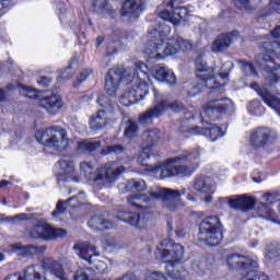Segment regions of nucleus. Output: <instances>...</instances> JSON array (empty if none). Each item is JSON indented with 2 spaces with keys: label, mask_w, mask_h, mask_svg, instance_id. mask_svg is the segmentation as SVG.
I'll list each match as a JSON object with an SVG mask.
<instances>
[{
  "label": "nucleus",
  "mask_w": 280,
  "mask_h": 280,
  "mask_svg": "<svg viewBox=\"0 0 280 280\" xmlns=\"http://www.w3.org/2000/svg\"><path fill=\"white\" fill-rule=\"evenodd\" d=\"M161 131L159 129L145 130L142 133V150L138 155L140 165L145 166V171L152 173L160 172V178H172L175 176H190L199 166L200 151L198 149L185 150L175 158H171L165 163H158L154 166L147 165L150 159L152 148L160 140Z\"/></svg>",
  "instance_id": "obj_1"
},
{
  "label": "nucleus",
  "mask_w": 280,
  "mask_h": 280,
  "mask_svg": "<svg viewBox=\"0 0 280 280\" xmlns=\"http://www.w3.org/2000/svg\"><path fill=\"white\" fill-rule=\"evenodd\" d=\"M265 54L256 57L258 66L266 71L267 77L262 88L254 82L250 88L255 90L262 101L271 108L280 110V44L278 42H265L261 46Z\"/></svg>",
  "instance_id": "obj_2"
},
{
  "label": "nucleus",
  "mask_w": 280,
  "mask_h": 280,
  "mask_svg": "<svg viewBox=\"0 0 280 280\" xmlns=\"http://www.w3.org/2000/svg\"><path fill=\"white\" fill-rule=\"evenodd\" d=\"M185 248L174 244L172 240H164L155 249V257L167 265L166 273L173 280H186L189 276L198 275L199 267L194 264L188 271L183 265Z\"/></svg>",
  "instance_id": "obj_3"
},
{
  "label": "nucleus",
  "mask_w": 280,
  "mask_h": 280,
  "mask_svg": "<svg viewBox=\"0 0 280 280\" xmlns=\"http://www.w3.org/2000/svg\"><path fill=\"white\" fill-rule=\"evenodd\" d=\"M185 195V190H172L166 188L156 187L145 194H135L127 198L128 203L133 209H147L152 206L156 200L163 201V208L170 212H176L183 208V203L178 201L179 197Z\"/></svg>",
  "instance_id": "obj_4"
},
{
  "label": "nucleus",
  "mask_w": 280,
  "mask_h": 280,
  "mask_svg": "<svg viewBox=\"0 0 280 280\" xmlns=\"http://www.w3.org/2000/svg\"><path fill=\"white\" fill-rule=\"evenodd\" d=\"M195 66L196 77L200 80V82L191 85V89L187 90V94L190 97L199 95L205 88L217 89L219 86L225 85L229 82V72L233 70V62H224L223 72L218 74V78L222 82H218V79L214 77V70L207 66L201 55L196 58Z\"/></svg>",
  "instance_id": "obj_5"
},
{
  "label": "nucleus",
  "mask_w": 280,
  "mask_h": 280,
  "mask_svg": "<svg viewBox=\"0 0 280 280\" xmlns=\"http://www.w3.org/2000/svg\"><path fill=\"white\" fill-rule=\"evenodd\" d=\"M136 69L139 72L136 74L137 82H130L128 85L129 92L125 93L119 103L124 106H130L139 103L149 94V84L151 83L149 67L143 61L136 62Z\"/></svg>",
  "instance_id": "obj_6"
},
{
  "label": "nucleus",
  "mask_w": 280,
  "mask_h": 280,
  "mask_svg": "<svg viewBox=\"0 0 280 280\" xmlns=\"http://www.w3.org/2000/svg\"><path fill=\"white\" fill-rule=\"evenodd\" d=\"M191 46L189 40L182 37L168 38L166 42L158 40L152 48L145 49L144 54L148 60L161 61L167 56H176L179 51H187L191 49Z\"/></svg>",
  "instance_id": "obj_7"
},
{
  "label": "nucleus",
  "mask_w": 280,
  "mask_h": 280,
  "mask_svg": "<svg viewBox=\"0 0 280 280\" xmlns=\"http://www.w3.org/2000/svg\"><path fill=\"white\" fill-rule=\"evenodd\" d=\"M139 69L136 68V62L131 67L125 68L124 66H115L109 69L108 73L105 75V91L110 97H115L119 89V82H124L126 85L132 82H137L138 78L136 74Z\"/></svg>",
  "instance_id": "obj_8"
},
{
  "label": "nucleus",
  "mask_w": 280,
  "mask_h": 280,
  "mask_svg": "<svg viewBox=\"0 0 280 280\" xmlns=\"http://www.w3.org/2000/svg\"><path fill=\"white\" fill-rule=\"evenodd\" d=\"M14 89L19 90V93L22 96H25L30 100H37L39 105L44 107L48 113L52 114L57 112L62 105V100L57 94H43L38 92V90H34V88H27L26 85H22L18 81L7 85V90L12 91Z\"/></svg>",
  "instance_id": "obj_9"
},
{
  "label": "nucleus",
  "mask_w": 280,
  "mask_h": 280,
  "mask_svg": "<svg viewBox=\"0 0 280 280\" xmlns=\"http://www.w3.org/2000/svg\"><path fill=\"white\" fill-rule=\"evenodd\" d=\"M66 264V259L57 261L52 258H44L39 265L30 266L24 270L25 280H43V273L46 272H50L60 280H67L65 269L69 267L65 266Z\"/></svg>",
  "instance_id": "obj_10"
},
{
  "label": "nucleus",
  "mask_w": 280,
  "mask_h": 280,
  "mask_svg": "<svg viewBox=\"0 0 280 280\" xmlns=\"http://www.w3.org/2000/svg\"><path fill=\"white\" fill-rule=\"evenodd\" d=\"M36 141L47 148H52L56 151H67L70 147V140L67 138V132L61 127H49L45 129H38L35 132Z\"/></svg>",
  "instance_id": "obj_11"
},
{
  "label": "nucleus",
  "mask_w": 280,
  "mask_h": 280,
  "mask_svg": "<svg viewBox=\"0 0 280 280\" xmlns=\"http://www.w3.org/2000/svg\"><path fill=\"white\" fill-rule=\"evenodd\" d=\"M80 172L91 182L114 183L125 172V167L118 166L115 162L107 163L94 173L92 164L83 162L80 164Z\"/></svg>",
  "instance_id": "obj_12"
},
{
  "label": "nucleus",
  "mask_w": 280,
  "mask_h": 280,
  "mask_svg": "<svg viewBox=\"0 0 280 280\" xmlns=\"http://www.w3.org/2000/svg\"><path fill=\"white\" fill-rule=\"evenodd\" d=\"M154 94V105L148 109L144 114L140 115V124H151L152 119L160 117L167 109L174 112H180L184 109V105L180 102L171 103L170 98L165 95H162L158 90L153 91Z\"/></svg>",
  "instance_id": "obj_13"
},
{
  "label": "nucleus",
  "mask_w": 280,
  "mask_h": 280,
  "mask_svg": "<svg viewBox=\"0 0 280 280\" xmlns=\"http://www.w3.org/2000/svg\"><path fill=\"white\" fill-rule=\"evenodd\" d=\"M198 240L208 246H215L223 240L219 217L212 215L203 219L199 225Z\"/></svg>",
  "instance_id": "obj_14"
},
{
  "label": "nucleus",
  "mask_w": 280,
  "mask_h": 280,
  "mask_svg": "<svg viewBox=\"0 0 280 280\" xmlns=\"http://www.w3.org/2000/svg\"><path fill=\"white\" fill-rule=\"evenodd\" d=\"M189 118H195L192 114H188L187 118L182 120L179 125V130L183 133H189L191 136H203L210 139L211 142H215L224 137V131L217 125L207 122L206 127H195L190 128L188 125Z\"/></svg>",
  "instance_id": "obj_15"
},
{
  "label": "nucleus",
  "mask_w": 280,
  "mask_h": 280,
  "mask_svg": "<svg viewBox=\"0 0 280 280\" xmlns=\"http://www.w3.org/2000/svg\"><path fill=\"white\" fill-rule=\"evenodd\" d=\"M186 14L187 9L185 7L174 5V0L163 2L160 7H158L159 18L163 21L171 22L175 26L179 25Z\"/></svg>",
  "instance_id": "obj_16"
},
{
  "label": "nucleus",
  "mask_w": 280,
  "mask_h": 280,
  "mask_svg": "<svg viewBox=\"0 0 280 280\" xmlns=\"http://www.w3.org/2000/svg\"><path fill=\"white\" fill-rule=\"evenodd\" d=\"M226 265L232 270H249V268H258V260L240 254H231L226 257Z\"/></svg>",
  "instance_id": "obj_17"
},
{
  "label": "nucleus",
  "mask_w": 280,
  "mask_h": 280,
  "mask_svg": "<svg viewBox=\"0 0 280 280\" xmlns=\"http://www.w3.org/2000/svg\"><path fill=\"white\" fill-rule=\"evenodd\" d=\"M67 232L62 229H54L51 225L45 223H39L35 225L34 230L31 232V237L33 238H44L46 241L55 240L58 237H63Z\"/></svg>",
  "instance_id": "obj_18"
},
{
  "label": "nucleus",
  "mask_w": 280,
  "mask_h": 280,
  "mask_svg": "<svg viewBox=\"0 0 280 280\" xmlns=\"http://www.w3.org/2000/svg\"><path fill=\"white\" fill-rule=\"evenodd\" d=\"M191 189L197 191L206 203H212L214 194L213 185L211 184V179L205 177H198L191 185Z\"/></svg>",
  "instance_id": "obj_19"
},
{
  "label": "nucleus",
  "mask_w": 280,
  "mask_h": 280,
  "mask_svg": "<svg viewBox=\"0 0 280 280\" xmlns=\"http://www.w3.org/2000/svg\"><path fill=\"white\" fill-rule=\"evenodd\" d=\"M275 139V132L270 128H257L250 135V144L255 148H265Z\"/></svg>",
  "instance_id": "obj_20"
},
{
  "label": "nucleus",
  "mask_w": 280,
  "mask_h": 280,
  "mask_svg": "<svg viewBox=\"0 0 280 280\" xmlns=\"http://www.w3.org/2000/svg\"><path fill=\"white\" fill-rule=\"evenodd\" d=\"M144 0H126L121 7V16L129 21L137 20L143 12Z\"/></svg>",
  "instance_id": "obj_21"
},
{
  "label": "nucleus",
  "mask_w": 280,
  "mask_h": 280,
  "mask_svg": "<svg viewBox=\"0 0 280 280\" xmlns=\"http://www.w3.org/2000/svg\"><path fill=\"white\" fill-rule=\"evenodd\" d=\"M229 109V104L223 100L221 101H210L206 105H203V112L200 114L201 118L208 116L212 120L219 119L221 114L226 113Z\"/></svg>",
  "instance_id": "obj_22"
},
{
  "label": "nucleus",
  "mask_w": 280,
  "mask_h": 280,
  "mask_svg": "<svg viewBox=\"0 0 280 280\" xmlns=\"http://www.w3.org/2000/svg\"><path fill=\"white\" fill-rule=\"evenodd\" d=\"M240 37V32L234 31L229 34H221L219 35L211 45V50L213 54H221L229 49L231 44Z\"/></svg>",
  "instance_id": "obj_23"
},
{
  "label": "nucleus",
  "mask_w": 280,
  "mask_h": 280,
  "mask_svg": "<svg viewBox=\"0 0 280 280\" xmlns=\"http://www.w3.org/2000/svg\"><path fill=\"white\" fill-rule=\"evenodd\" d=\"M151 77L159 82H165L168 85H176V74L164 65L154 66L151 70Z\"/></svg>",
  "instance_id": "obj_24"
},
{
  "label": "nucleus",
  "mask_w": 280,
  "mask_h": 280,
  "mask_svg": "<svg viewBox=\"0 0 280 280\" xmlns=\"http://www.w3.org/2000/svg\"><path fill=\"white\" fill-rule=\"evenodd\" d=\"M256 200L253 197H247L245 195L236 196L229 199L228 206L231 209L237 211H248L255 207Z\"/></svg>",
  "instance_id": "obj_25"
},
{
  "label": "nucleus",
  "mask_w": 280,
  "mask_h": 280,
  "mask_svg": "<svg viewBox=\"0 0 280 280\" xmlns=\"http://www.w3.org/2000/svg\"><path fill=\"white\" fill-rule=\"evenodd\" d=\"M59 171V179L65 182L80 183V179L74 176V164L71 161L61 160L56 165Z\"/></svg>",
  "instance_id": "obj_26"
},
{
  "label": "nucleus",
  "mask_w": 280,
  "mask_h": 280,
  "mask_svg": "<svg viewBox=\"0 0 280 280\" xmlns=\"http://www.w3.org/2000/svg\"><path fill=\"white\" fill-rule=\"evenodd\" d=\"M118 219L127 224H130L137 229H144L148 222V214L145 213H132L125 212L122 215H118Z\"/></svg>",
  "instance_id": "obj_27"
},
{
  "label": "nucleus",
  "mask_w": 280,
  "mask_h": 280,
  "mask_svg": "<svg viewBox=\"0 0 280 280\" xmlns=\"http://www.w3.org/2000/svg\"><path fill=\"white\" fill-rule=\"evenodd\" d=\"M9 250L14 253L16 257H33L40 252H43V247H38L36 245H22L21 243L11 244L9 246Z\"/></svg>",
  "instance_id": "obj_28"
},
{
  "label": "nucleus",
  "mask_w": 280,
  "mask_h": 280,
  "mask_svg": "<svg viewBox=\"0 0 280 280\" xmlns=\"http://www.w3.org/2000/svg\"><path fill=\"white\" fill-rule=\"evenodd\" d=\"M110 119L105 109H100L95 115L89 119V126L92 131H101L108 126Z\"/></svg>",
  "instance_id": "obj_29"
},
{
  "label": "nucleus",
  "mask_w": 280,
  "mask_h": 280,
  "mask_svg": "<svg viewBox=\"0 0 280 280\" xmlns=\"http://www.w3.org/2000/svg\"><path fill=\"white\" fill-rule=\"evenodd\" d=\"M74 250H78V255L81 259H84V261L89 262L90 265L93 264V257H98V253L96 252L95 246H91L83 242H78L74 245Z\"/></svg>",
  "instance_id": "obj_30"
},
{
  "label": "nucleus",
  "mask_w": 280,
  "mask_h": 280,
  "mask_svg": "<svg viewBox=\"0 0 280 280\" xmlns=\"http://www.w3.org/2000/svg\"><path fill=\"white\" fill-rule=\"evenodd\" d=\"M88 226L93 232H100L103 230H110L115 226L112 221H106V219L102 214L92 215L88 221Z\"/></svg>",
  "instance_id": "obj_31"
},
{
  "label": "nucleus",
  "mask_w": 280,
  "mask_h": 280,
  "mask_svg": "<svg viewBox=\"0 0 280 280\" xmlns=\"http://www.w3.org/2000/svg\"><path fill=\"white\" fill-rule=\"evenodd\" d=\"M78 69H79V60L77 58H72V60L69 63V67L60 71L57 78L58 82L71 80L75 74V72L78 71Z\"/></svg>",
  "instance_id": "obj_32"
},
{
  "label": "nucleus",
  "mask_w": 280,
  "mask_h": 280,
  "mask_svg": "<svg viewBox=\"0 0 280 280\" xmlns=\"http://www.w3.org/2000/svg\"><path fill=\"white\" fill-rule=\"evenodd\" d=\"M102 145L101 140H82L78 141L77 149L81 152H93L100 149Z\"/></svg>",
  "instance_id": "obj_33"
},
{
  "label": "nucleus",
  "mask_w": 280,
  "mask_h": 280,
  "mask_svg": "<svg viewBox=\"0 0 280 280\" xmlns=\"http://www.w3.org/2000/svg\"><path fill=\"white\" fill-rule=\"evenodd\" d=\"M172 33V28L166 24H161L158 30L149 32V38H158L156 43L164 40L163 37L168 36Z\"/></svg>",
  "instance_id": "obj_34"
},
{
  "label": "nucleus",
  "mask_w": 280,
  "mask_h": 280,
  "mask_svg": "<svg viewBox=\"0 0 280 280\" xmlns=\"http://www.w3.org/2000/svg\"><path fill=\"white\" fill-rule=\"evenodd\" d=\"M86 203V195L84 191H80L77 196L70 198L66 206L72 209L82 207Z\"/></svg>",
  "instance_id": "obj_35"
},
{
  "label": "nucleus",
  "mask_w": 280,
  "mask_h": 280,
  "mask_svg": "<svg viewBox=\"0 0 280 280\" xmlns=\"http://www.w3.org/2000/svg\"><path fill=\"white\" fill-rule=\"evenodd\" d=\"M259 217L264 220L277 223V214L265 203H261V207L259 208Z\"/></svg>",
  "instance_id": "obj_36"
},
{
  "label": "nucleus",
  "mask_w": 280,
  "mask_h": 280,
  "mask_svg": "<svg viewBox=\"0 0 280 280\" xmlns=\"http://www.w3.org/2000/svg\"><path fill=\"white\" fill-rule=\"evenodd\" d=\"M240 280H270L267 275L257 270H247L245 273H242Z\"/></svg>",
  "instance_id": "obj_37"
},
{
  "label": "nucleus",
  "mask_w": 280,
  "mask_h": 280,
  "mask_svg": "<svg viewBox=\"0 0 280 280\" xmlns=\"http://www.w3.org/2000/svg\"><path fill=\"white\" fill-rule=\"evenodd\" d=\"M127 191H144L147 189V184L142 179H131L126 184Z\"/></svg>",
  "instance_id": "obj_38"
},
{
  "label": "nucleus",
  "mask_w": 280,
  "mask_h": 280,
  "mask_svg": "<svg viewBox=\"0 0 280 280\" xmlns=\"http://www.w3.org/2000/svg\"><path fill=\"white\" fill-rule=\"evenodd\" d=\"M280 257V245L271 244L267 248L266 259L269 262L276 261Z\"/></svg>",
  "instance_id": "obj_39"
},
{
  "label": "nucleus",
  "mask_w": 280,
  "mask_h": 280,
  "mask_svg": "<svg viewBox=\"0 0 280 280\" xmlns=\"http://www.w3.org/2000/svg\"><path fill=\"white\" fill-rule=\"evenodd\" d=\"M260 0H234V3L237 9L250 12L254 5L259 3Z\"/></svg>",
  "instance_id": "obj_40"
},
{
  "label": "nucleus",
  "mask_w": 280,
  "mask_h": 280,
  "mask_svg": "<svg viewBox=\"0 0 280 280\" xmlns=\"http://www.w3.org/2000/svg\"><path fill=\"white\" fill-rule=\"evenodd\" d=\"M135 273L130 272L125 275L122 278H119L117 280H135ZM74 280H90L86 272L83 269L77 270V273H74ZM96 280V279H92Z\"/></svg>",
  "instance_id": "obj_41"
},
{
  "label": "nucleus",
  "mask_w": 280,
  "mask_h": 280,
  "mask_svg": "<svg viewBox=\"0 0 280 280\" xmlns=\"http://www.w3.org/2000/svg\"><path fill=\"white\" fill-rule=\"evenodd\" d=\"M137 133H138V126L136 125V122L129 120L125 128V137L128 139H132L136 137Z\"/></svg>",
  "instance_id": "obj_42"
},
{
  "label": "nucleus",
  "mask_w": 280,
  "mask_h": 280,
  "mask_svg": "<svg viewBox=\"0 0 280 280\" xmlns=\"http://www.w3.org/2000/svg\"><path fill=\"white\" fill-rule=\"evenodd\" d=\"M93 9L96 13H105L108 11V0H94Z\"/></svg>",
  "instance_id": "obj_43"
},
{
  "label": "nucleus",
  "mask_w": 280,
  "mask_h": 280,
  "mask_svg": "<svg viewBox=\"0 0 280 280\" xmlns=\"http://www.w3.org/2000/svg\"><path fill=\"white\" fill-rule=\"evenodd\" d=\"M124 151L122 145L115 144V145H107L106 148L102 149V155H108V154H119Z\"/></svg>",
  "instance_id": "obj_44"
},
{
  "label": "nucleus",
  "mask_w": 280,
  "mask_h": 280,
  "mask_svg": "<svg viewBox=\"0 0 280 280\" xmlns=\"http://www.w3.org/2000/svg\"><path fill=\"white\" fill-rule=\"evenodd\" d=\"M238 65H241V69L243 70V72H245L246 74H250L253 77H257V72L254 68V66L249 62H245L244 60H238Z\"/></svg>",
  "instance_id": "obj_45"
},
{
  "label": "nucleus",
  "mask_w": 280,
  "mask_h": 280,
  "mask_svg": "<svg viewBox=\"0 0 280 280\" xmlns=\"http://www.w3.org/2000/svg\"><path fill=\"white\" fill-rule=\"evenodd\" d=\"M97 104L105 108L108 113H112L114 109V106L110 103V100H108V97H106L105 95H100L97 98Z\"/></svg>",
  "instance_id": "obj_46"
},
{
  "label": "nucleus",
  "mask_w": 280,
  "mask_h": 280,
  "mask_svg": "<svg viewBox=\"0 0 280 280\" xmlns=\"http://www.w3.org/2000/svg\"><path fill=\"white\" fill-rule=\"evenodd\" d=\"M248 110L254 116H260L262 114V107L258 101H253L248 106Z\"/></svg>",
  "instance_id": "obj_47"
},
{
  "label": "nucleus",
  "mask_w": 280,
  "mask_h": 280,
  "mask_svg": "<svg viewBox=\"0 0 280 280\" xmlns=\"http://www.w3.org/2000/svg\"><path fill=\"white\" fill-rule=\"evenodd\" d=\"M3 280H26V277H25V272L24 273L16 272V273L8 275L7 277H4ZM40 280H46L45 272H43V278Z\"/></svg>",
  "instance_id": "obj_48"
},
{
  "label": "nucleus",
  "mask_w": 280,
  "mask_h": 280,
  "mask_svg": "<svg viewBox=\"0 0 280 280\" xmlns=\"http://www.w3.org/2000/svg\"><path fill=\"white\" fill-rule=\"evenodd\" d=\"M279 13L280 14V0H269V11L268 13Z\"/></svg>",
  "instance_id": "obj_49"
},
{
  "label": "nucleus",
  "mask_w": 280,
  "mask_h": 280,
  "mask_svg": "<svg viewBox=\"0 0 280 280\" xmlns=\"http://www.w3.org/2000/svg\"><path fill=\"white\" fill-rule=\"evenodd\" d=\"M145 280H167V278L158 271L149 272Z\"/></svg>",
  "instance_id": "obj_50"
},
{
  "label": "nucleus",
  "mask_w": 280,
  "mask_h": 280,
  "mask_svg": "<svg viewBox=\"0 0 280 280\" xmlns=\"http://www.w3.org/2000/svg\"><path fill=\"white\" fill-rule=\"evenodd\" d=\"M93 74V70L92 69H84L80 72V75L78 78L79 82H84L89 79V77H91Z\"/></svg>",
  "instance_id": "obj_51"
},
{
  "label": "nucleus",
  "mask_w": 280,
  "mask_h": 280,
  "mask_svg": "<svg viewBox=\"0 0 280 280\" xmlns=\"http://www.w3.org/2000/svg\"><path fill=\"white\" fill-rule=\"evenodd\" d=\"M34 217V214H28V213H19L15 214L13 217V220H18V221H27V220H32Z\"/></svg>",
  "instance_id": "obj_52"
},
{
  "label": "nucleus",
  "mask_w": 280,
  "mask_h": 280,
  "mask_svg": "<svg viewBox=\"0 0 280 280\" xmlns=\"http://www.w3.org/2000/svg\"><path fill=\"white\" fill-rule=\"evenodd\" d=\"M51 82V78L49 77H39L37 83L39 86L47 88Z\"/></svg>",
  "instance_id": "obj_53"
},
{
  "label": "nucleus",
  "mask_w": 280,
  "mask_h": 280,
  "mask_svg": "<svg viewBox=\"0 0 280 280\" xmlns=\"http://www.w3.org/2000/svg\"><path fill=\"white\" fill-rule=\"evenodd\" d=\"M94 266L96 268L97 271H101V272H106V265L104 261L102 260H94Z\"/></svg>",
  "instance_id": "obj_54"
},
{
  "label": "nucleus",
  "mask_w": 280,
  "mask_h": 280,
  "mask_svg": "<svg viewBox=\"0 0 280 280\" xmlns=\"http://www.w3.org/2000/svg\"><path fill=\"white\" fill-rule=\"evenodd\" d=\"M65 209H66V207L63 206V203L61 201H59L57 203V210L52 211L51 215L57 217L58 214L63 213Z\"/></svg>",
  "instance_id": "obj_55"
},
{
  "label": "nucleus",
  "mask_w": 280,
  "mask_h": 280,
  "mask_svg": "<svg viewBox=\"0 0 280 280\" xmlns=\"http://www.w3.org/2000/svg\"><path fill=\"white\" fill-rule=\"evenodd\" d=\"M13 5V0H0V11L10 9Z\"/></svg>",
  "instance_id": "obj_56"
},
{
  "label": "nucleus",
  "mask_w": 280,
  "mask_h": 280,
  "mask_svg": "<svg viewBox=\"0 0 280 280\" xmlns=\"http://www.w3.org/2000/svg\"><path fill=\"white\" fill-rule=\"evenodd\" d=\"M271 37L280 38V26H277L275 31H271Z\"/></svg>",
  "instance_id": "obj_57"
},
{
  "label": "nucleus",
  "mask_w": 280,
  "mask_h": 280,
  "mask_svg": "<svg viewBox=\"0 0 280 280\" xmlns=\"http://www.w3.org/2000/svg\"><path fill=\"white\" fill-rule=\"evenodd\" d=\"M7 101V93L4 90H0V103H3Z\"/></svg>",
  "instance_id": "obj_58"
},
{
  "label": "nucleus",
  "mask_w": 280,
  "mask_h": 280,
  "mask_svg": "<svg viewBox=\"0 0 280 280\" xmlns=\"http://www.w3.org/2000/svg\"><path fill=\"white\" fill-rule=\"evenodd\" d=\"M175 233H176V235H177L178 238H182V237L185 236L184 230L177 229Z\"/></svg>",
  "instance_id": "obj_59"
},
{
  "label": "nucleus",
  "mask_w": 280,
  "mask_h": 280,
  "mask_svg": "<svg viewBox=\"0 0 280 280\" xmlns=\"http://www.w3.org/2000/svg\"><path fill=\"white\" fill-rule=\"evenodd\" d=\"M104 40H105V38H104L103 36H98V37L96 38L95 45H96V46H100V45L103 44Z\"/></svg>",
  "instance_id": "obj_60"
},
{
  "label": "nucleus",
  "mask_w": 280,
  "mask_h": 280,
  "mask_svg": "<svg viewBox=\"0 0 280 280\" xmlns=\"http://www.w3.org/2000/svg\"><path fill=\"white\" fill-rule=\"evenodd\" d=\"M10 184V182L8 180H1L0 182V189H2L3 187L8 186Z\"/></svg>",
  "instance_id": "obj_61"
},
{
  "label": "nucleus",
  "mask_w": 280,
  "mask_h": 280,
  "mask_svg": "<svg viewBox=\"0 0 280 280\" xmlns=\"http://www.w3.org/2000/svg\"><path fill=\"white\" fill-rule=\"evenodd\" d=\"M187 199L191 202H196L197 199L195 197H191L190 195L187 196Z\"/></svg>",
  "instance_id": "obj_62"
},
{
  "label": "nucleus",
  "mask_w": 280,
  "mask_h": 280,
  "mask_svg": "<svg viewBox=\"0 0 280 280\" xmlns=\"http://www.w3.org/2000/svg\"><path fill=\"white\" fill-rule=\"evenodd\" d=\"M270 198H271V195H270V194H266V195L264 196V199H265L266 201H270Z\"/></svg>",
  "instance_id": "obj_63"
},
{
  "label": "nucleus",
  "mask_w": 280,
  "mask_h": 280,
  "mask_svg": "<svg viewBox=\"0 0 280 280\" xmlns=\"http://www.w3.org/2000/svg\"><path fill=\"white\" fill-rule=\"evenodd\" d=\"M5 261V256L3 253H0V262Z\"/></svg>",
  "instance_id": "obj_64"
}]
</instances>
